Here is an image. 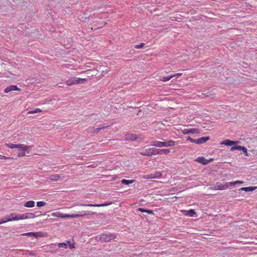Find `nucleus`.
<instances>
[{"label": "nucleus", "mask_w": 257, "mask_h": 257, "mask_svg": "<svg viewBox=\"0 0 257 257\" xmlns=\"http://www.w3.org/2000/svg\"><path fill=\"white\" fill-rule=\"evenodd\" d=\"M181 212L183 213L184 215L190 217H193L196 214V213L193 209H190L189 210H181Z\"/></svg>", "instance_id": "13"}, {"label": "nucleus", "mask_w": 257, "mask_h": 257, "mask_svg": "<svg viewBox=\"0 0 257 257\" xmlns=\"http://www.w3.org/2000/svg\"><path fill=\"white\" fill-rule=\"evenodd\" d=\"M107 127V126H102V127H99V128H95L93 129V132L97 133L99 132L102 129L105 128Z\"/></svg>", "instance_id": "30"}, {"label": "nucleus", "mask_w": 257, "mask_h": 257, "mask_svg": "<svg viewBox=\"0 0 257 257\" xmlns=\"http://www.w3.org/2000/svg\"><path fill=\"white\" fill-rule=\"evenodd\" d=\"M243 146H237V150H241Z\"/></svg>", "instance_id": "46"}, {"label": "nucleus", "mask_w": 257, "mask_h": 257, "mask_svg": "<svg viewBox=\"0 0 257 257\" xmlns=\"http://www.w3.org/2000/svg\"><path fill=\"white\" fill-rule=\"evenodd\" d=\"M6 219H2L1 220V221L0 222L1 224L5 223H6L7 222H9V221H8V217H6Z\"/></svg>", "instance_id": "39"}, {"label": "nucleus", "mask_w": 257, "mask_h": 257, "mask_svg": "<svg viewBox=\"0 0 257 257\" xmlns=\"http://www.w3.org/2000/svg\"><path fill=\"white\" fill-rule=\"evenodd\" d=\"M41 112H42V110L39 108H37L32 110L29 111L28 114L37 113Z\"/></svg>", "instance_id": "25"}, {"label": "nucleus", "mask_w": 257, "mask_h": 257, "mask_svg": "<svg viewBox=\"0 0 257 257\" xmlns=\"http://www.w3.org/2000/svg\"><path fill=\"white\" fill-rule=\"evenodd\" d=\"M172 78H173V76H172L171 75L166 76V77L161 76V77H160L159 79L161 81L166 82V81H167L170 80Z\"/></svg>", "instance_id": "24"}, {"label": "nucleus", "mask_w": 257, "mask_h": 257, "mask_svg": "<svg viewBox=\"0 0 257 257\" xmlns=\"http://www.w3.org/2000/svg\"><path fill=\"white\" fill-rule=\"evenodd\" d=\"M85 214H67L62 213L61 218H78L83 216Z\"/></svg>", "instance_id": "9"}, {"label": "nucleus", "mask_w": 257, "mask_h": 257, "mask_svg": "<svg viewBox=\"0 0 257 257\" xmlns=\"http://www.w3.org/2000/svg\"><path fill=\"white\" fill-rule=\"evenodd\" d=\"M62 213H60L59 212H53L52 213V215L53 216L60 217V218L62 217Z\"/></svg>", "instance_id": "27"}, {"label": "nucleus", "mask_w": 257, "mask_h": 257, "mask_svg": "<svg viewBox=\"0 0 257 257\" xmlns=\"http://www.w3.org/2000/svg\"><path fill=\"white\" fill-rule=\"evenodd\" d=\"M210 139L209 137H202L195 140V144L200 145L206 143Z\"/></svg>", "instance_id": "8"}, {"label": "nucleus", "mask_w": 257, "mask_h": 257, "mask_svg": "<svg viewBox=\"0 0 257 257\" xmlns=\"http://www.w3.org/2000/svg\"><path fill=\"white\" fill-rule=\"evenodd\" d=\"M151 174H149V175H145V176H144L143 177V178H144V179H152V178H151Z\"/></svg>", "instance_id": "41"}, {"label": "nucleus", "mask_w": 257, "mask_h": 257, "mask_svg": "<svg viewBox=\"0 0 257 257\" xmlns=\"http://www.w3.org/2000/svg\"><path fill=\"white\" fill-rule=\"evenodd\" d=\"M106 24V23H105H105H104V25H105Z\"/></svg>", "instance_id": "48"}, {"label": "nucleus", "mask_w": 257, "mask_h": 257, "mask_svg": "<svg viewBox=\"0 0 257 257\" xmlns=\"http://www.w3.org/2000/svg\"><path fill=\"white\" fill-rule=\"evenodd\" d=\"M136 139V137L135 135L133 134H127L125 136V140L134 141Z\"/></svg>", "instance_id": "17"}, {"label": "nucleus", "mask_w": 257, "mask_h": 257, "mask_svg": "<svg viewBox=\"0 0 257 257\" xmlns=\"http://www.w3.org/2000/svg\"><path fill=\"white\" fill-rule=\"evenodd\" d=\"M35 217V215L33 213H26L24 214L13 213L10 214L8 217V221H18L20 220L34 218Z\"/></svg>", "instance_id": "1"}, {"label": "nucleus", "mask_w": 257, "mask_h": 257, "mask_svg": "<svg viewBox=\"0 0 257 257\" xmlns=\"http://www.w3.org/2000/svg\"><path fill=\"white\" fill-rule=\"evenodd\" d=\"M237 142L231 141L229 140H225L224 141L221 142V144L225 145L227 146H231L233 145L236 144Z\"/></svg>", "instance_id": "15"}, {"label": "nucleus", "mask_w": 257, "mask_h": 257, "mask_svg": "<svg viewBox=\"0 0 257 257\" xmlns=\"http://www.w3.org/2000/svg\"><path fill=\"white\" fill-rule=\"evenodd\" d=\"M151 178L152 179H155V178H159L161 177L162 175V174L161 172H156L154 173H151Z\"/></svg>", "instance_id": "20"}, {"label": "nucleus", "mask_w": 257, "mask_h": 257, "mask_svg": "<svg viewBox=\"0 0 257 257\" xmlns=\"http://www.w3.org/2000/svg\"><path fill=\"white\" fill-rule=\"evenodd\" d=\"M161 151L160 149H155L153 148V155H159L161 154Z\"/></svg>", "instance_id": "32"}, {"label": "nucleus", "mask_w": 257, "mask_h": 257, "mask_svg": "<svg viewBox=\"0 0 257 257\" xmlns=\"http://www.w3.org/2000/svg\"><path fill=\"white\" fill-rule=\"evenodd\" d=\"M174 198H177V196H174Z\"/></svg>", "instance_id": "49"}, {"label": "nucleus", "mask_w": 257, "mask_h": 257, "mask_svg": "<svg viewBox=\"0 0 257 257\" xmlns=\"http://www.w3.org/2000/svg\"><path fill=\"white\" fill-rule=\"evenodd\" d=\"M138 210L141 212H147V209H145L142 208H139L138 209Z\"/></svg>", "instance_id": "40"}, {"label": "nucleus", "mask_w": 257, "mask_h": 257, "mask_svg": "<svg viewBox=\"0 0 257 257\" xmlns=\"http://www.w3.org/2000/svg\"><path fill=\"white\" fill-rule=\"evenodd\" d=\"M86 81L85 78H80L77 77H71L66 81V84L68 86H71L75 84H83Z\"/></svg>", "instance_id": "3"}, {"label": "nucleus", "mask_w": 257, "mask_h": 257, "mask_svg": "<svg viewBox=\"0 0 257 257\" xmlns=\"http://www.w3.org/2000/svg\"><path fill=\"white\" fill-rule=\"evenodd\" d=\"M151 146L158 148L164 147V142L153 141L151 142Z\"/></svg>", "instance_id": "10"}, {"label": "nucleus", "mask_w": 257, "mask_h": 257, "mask_svg": "<svg viewBox=\"0 0 257 257\" xmlns=\"http://www.w3.org/2000/svg\"><path fill=\"white\" fill-rule=\"evenodd\" d=\"M182 133L184 135H187L189 134H198L200 133V130L197 128H185L182 130Z\"/></svg>", "instance_id": "6"}, {"label": "nucleus", "mask_w": 257, "mask_h": 257, "mask_svg": "<svg viewBox=\"0 0 257 257\" xmlns=\"http://www.w3.org/2000/svg\"><path fill=\"white\" fill-rule=\"evenodd\" d=\"M30 149L31 146H26L23 144H20V146L19 147L20 152L18 153V157H22L25 156H29V155L27 154L29 153V150H30Z\"/></svg>", "instance_id": "2"}, {"label": "nucleus", "mask_w": 257, "mask_h": 257, "mask_svg": "<svg viewBox=\"0 0 257 257\" xmlns=\"http://www.w3.org/2000/svg\"><path fill=\"white\" fill-rule=\"evenodd\" d=\"M135 180H125V179H122L121 181V182L122 184L125 185H128L131 184L133 183Z\"/></svg>", "instance_id": "22"}, {"label": "nucleus", "mask_w": 257, "mask_h": 257, "mask_svg": "<svg viewBox=\"0 0 257 257\" xmlns=\"http://www.w3.org/2000/svg\"><path fill=\"white\" fill-rule=\"evenodd\" d=\"M257 188V186H251L241 188L239 190L245 191H252Z\"/></svg>", "instance_id": "19"}, {"label": "nucleus", "mask_w": 257, "mask_h": 257, "mask_svg": "<svg viewBox=\"0 0 257 257\" xmlns=\"http://www.w3.org/2000/svg\"><path fill=\"white\" fill-rule=\"evenodd\" d=\"M161 153H163L166 155L169 154L170 152V150L167 149H160Z\"/></svg>", "instance_id": "33"}, {"label": "nucleus", "mask_w": 257, "mask_h": 257, "mask_svg": "<svg viewBox=\"0 0 257 257\" xmlns=\"http://www.w3.org/2000/svg\"><path fill=\"white\" fill-rule=\"evenodd\" d=\"M34 232H28L23 234L22 235L24 236H34Z\"/></svg>", "instance_id": "35"}, {"label": "nucleus", "mask_w": 257, "mask_h": 257, "mask_svg": "<svg viewBox=\"0 0 257 257\" xmlns=\"http://www.w3.org/2000/svg\"><path fill=\"white\" fill-rule=\"evenodd\" d=\"M237 146H233V147H231L230 149V151H234V150H237Z\"/></svg>", "instance_id": "44"}, {"label": "nucleus", "mask_w": 257, "mask_h": 257, "mask_svg": "<svg viewBox=\"0 0 257 257\" xmlns=\"http://www.w3.org/2000/svg\"><path fill=\"white\" fill-rule=\"evenodd\" d=\"M13 90L20 91L21 89L19 88H18L16 85H13L6 87L4 90V92L7 93Z\"/></svg>", "instance_id": "11"}, {"label": "nucleus", "mask_w": 257, "mask_h": 257, "mask_svg": "<svg viewBox=\"0 0 257 257\" xmlns=\"http://www.w3.org/2000/svg\"><path fill=\"white\" fill-rule=\"evenodd\" d=\"M24 205L27 208H32L35 206V202L33 201H29L26 202Z\"/></svg>", "instance_id": "21"}, {"label": "nucleus", "mask_w": 257, "mask_h": 257, "mask_svg": "<svg viewBox=\"0 0 257 257\" xmlns=\"http://www.w3.org/2000/svg\"><path fill=\"white\" fill-rule=\"evenodd\" d=\"M241 151H243V152L244 153V155L246 156H248V154L247 153V149L246 148H245L244 147H243Z\"/></svg>", "instance_id": "37"}, {"label": "nucleus", "mask_w": 257, "mask_h": 257, "mask_svg": "<svg viewBox=\"0 0 257 257\" xmlns=\"http://www.w3.org/2000/svg\"><path fill=\"white\" fill-rule=\"evenodd\" d=\"M13 157H6L5 156H3L0 155V159H13Z\"/></svg>", "instance_id": "36"}, {"label": "nucleus", "mask_w": 257, "mask_h": 257, "mask_svg": "<svg viewBox=\"0 0 257 257\" xmlns=\"http://www.w3.org/2000/svg\"><path fill=\"white\" fill-rule=\"evenodd\" d=\"M5 145L10 149H19L20 144H14L11 143L6 144Z\"/></svg>", "instance_id": "23"}, {"label": "nucleus", "mask_w": 257, "mask_h": 257, "mask_svg": "<svg viewBox=\"0 0 257 257\" xmlns=\"http://www.w3.org/2000/svg\"><path fill=\"white\" fill-rule=\"evenodd\" d=\"M43 236V233L42 232H34V237L37 238L42 237Z\"/></svg>", "instance_id": "29"}, {"label": "nucleus", "mask_w": 257, "mask_h": 257, "mask_svg": "<svg viewBox=\"0 0 257 257\" xmlns=\"http://www.w3.org/2000/svg\"><path fill=\"white\" fill-rule=\"evenodd\" d=\"M116 236L114 234H103L101 235H99V239L100 241H104V242H107L109 241L112 239H114L115 238Z\"/></svg>", "instance_id": "4"}, {"label": "nucleus", "mask_w": 257, "mask_h": 257, "mask_svg": "<svg viewBox=\"0 0 257 257\" xmlns=\"http://www.w3.org/2000/svg\"><path fill=\"white\" fill-rule=\"evenodd\" d=\"M58 246L59 248H67L68 247V244L66 243H59L58 244Z\"/></svg>", "instance_id": "28"}, {"label": "nucleus", "mask_w": 257, "mask_h": 257, "mask_svg": "<svg viewBox=\"0 0 257 257\" xmlns=\"http://www.w3.org/2000/svg\"><path fill=\"white\" fill-rule=\"evenodd\" d=\"M229 187L228 182L224 185H216L213 187H211L212 190H225Z\"/></svg>", "instance_id": "7"}, {"label": "nucleus", "mask_w": 257, "mask_h": 257, "mask_svg": "<svg viewBox=\"0 0 257 257\" xmlns=\"http://www.w3.org/2000/svg\"><path fill=\"white\" fill-rule=\"evenodd\" d=\"M243 183V182L241 181H235L234 182H228V185H229V186H231L236 184H242Z\"/></svg>", "instance_id": "26"}, {"label": "nucleus", "mask_w": 257, "mask_h": 257, "mask_svg": "<svg viewBox=\"0 0 257 257\" xmlns=\"http://www.w3.org/2000/svg\"><path fill=\"white\" fill-rule=\"evenodd\" d=\"M146 213H148L149 214H154V212L153 211V210H147V211Z\"/></svg>", "instance_id": "43"}, {"label": "nucleus", "mask_w": 257, "mask_h": 257, "mask_svg": "<svg viewBox=\"0 0 257 257\" xmlns=\"http://www.w3.org/2000/svg\"><path fill=\"white\" fill-rule=\"evenodd\" d=\"M107 72H108V71H102L101 72V76H104V74L105 73H107Z\"/></svg>", "instance_id": "47"}, {"label": "nucleus", "mask_w": 257, "mask_h": 257, "mask_svg": "<svg viewBox=\"0 0 257 257\" xmlns=\"http://www.w3.org/2000/svg\"><path fill=\"white\" fill-rule=\"evenodd\" d=\"M175 145V142L172 140H169L167 142H164V147H173Z\"/></svg>", "instance_id": "18"}, {"label": "nucleus", "mask_w": 257, "mask_h": 257, "mask_svg": "<svg viewBox=\"0 0 257 257\" xmlns=\"http://www.w3.org/2000/svg\"><path fill=\"white\" fill-rule=\"evenodd\" d=\"M153 148H148L146 149L143 152H141L140 154L143 156H151L153 155Z\"/></svg>", "instance_id": "14"}, {"label": "nucleus", "mask_w": 257, "mask_h": 257, "mask_svg": "<svg viewBox=\"0 0 257 257\" xmlns=\"http://www.w3.org/2000/svg\"><path fill=\"white\" fill-rule=\"evenodd\" d=\"M46 205V202L44 201H38L37 203V206L38 207L44 206Z\"/></svg>", "instance_id": "31"}, {"label": "nucleus", "mask_w": 257, "mask_h": 257, "mask_svg": "<svg viewBox=\"0 0 257 257\" xmlns=\"http://www.w3.org/2000/svg\"><path fill=\"white\" fill-rule=\"evenodd\" d=\"M214 160L213 158H210L209 160L206 159L205 158L203 157H198L195 160V161L201 164L202 165H205L208 164L209 163L212 162Z\"/></svg>", "instance_id": "5"}, {"label": "nucleus", "mask_w": 257, "mask_h": 257, "mask_svg": "<svg viewBox=\"0 0 257 257\" xmlns=\"http://www.w3.org/2000/svg\"><path fill=\"white\" fill-rule=\"evenodd\" d=\"M111 202L109 203H104V204H82V206H93V207H103L107 206L108 205H110Z\"/></svg>", "instance_id": "16"}, {"label": "nucleus", "mask_w": 257, "mask_h": 257, "mask_svg": "<svg viewBox=\"0 0 257 257\" xmlns=\"http://www.w3.org/2000/svg\"><path fill=\"white\" fill-rule=\"evenodd\" d=\"M186 140H187V141H189L191 142V143H195V139H193L191 138L190 137H188L187 138Z\"/></svg>", "instance_id": "38"}, {"label": "nucleus", "mask_w": 257, "mask_h": 257, "mask_svg": "<svg viewBox=\"0 0 257 257\" xmlns=\"http://www.w3.org/2000/svg\"><path fill=\"white\" fill-rule=\"evenodd\" d=\"M68 243H69V247L70 248H74V245L73 244H70V241H68Z\"/></svg>", "instance_id": "45"}, {"label": "nucleus", "mask_w": 257, "mask_h": 257, "mask_svg": "<svg viewBox=\"0 0 257 257\" xmlns=\"http://www.w3.org/2000/svg\"><path fill=\"white\" fill-rule=\"evenodd\" d=\"M144 45H145L144 43H141L139 45H136L135 46V48L136 49H141V48H143L144 46Z\"/></svg>", "instance_id": "34"}, {"label": "nucleus", "mask_w": 257, "mask_h": 257, "mask_svg": "<svg viewBox=\"0 0 257 257\" xmlns=\"http://www.w3.org/2000/svg\"><path fill=\"white\" fill-rule=\"evenodd\" d=\"M181 75H182V73H176L174 75H172L171 76H173V77H176V76H180Z\"/></svg>", "instance_id": "42"}, {"label": "nucleus", "mask_w": 257, "mask_h": 257, "mask_svg": "<svg viewBox=\"0 0 257 257\" xmlns=\"http://www.w3.org/2000/svg\"><path fill=\"white\" fill-rule=\"evenodd\" d=\"M62 180V179H61V177L58 174H54L50 176L49 177L47 178V181H58L59 180Z\"/></svg>", "instance_id": "12"}]
</instances>
